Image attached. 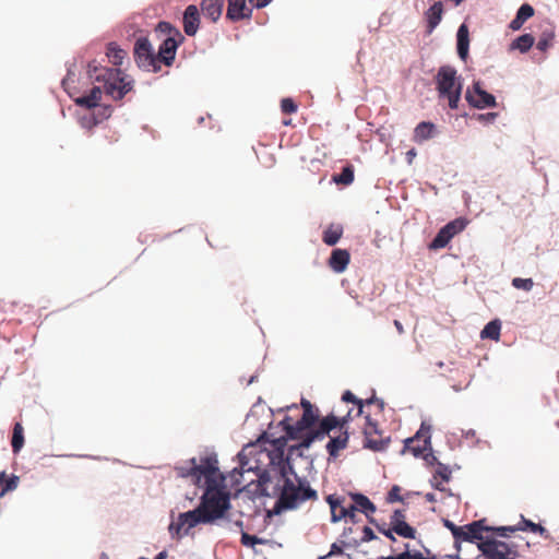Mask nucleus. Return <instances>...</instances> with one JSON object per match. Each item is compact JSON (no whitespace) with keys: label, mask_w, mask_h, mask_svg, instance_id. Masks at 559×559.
<instances>
[{"label":"nucleus","mask_w":559,"mask_h":559,"mask_svg":"<svg viewBox=\"0 0 559 559\" xmlns=\"http://www.w3.org/2000/svg\"><path fill=\"white\" fill-rule=\"evenodd\" d=\"M11 445L15 454L19 453L24 445V429L21 423L14 424Z\"/></svg>","instance_id":"cd10ccee"},{"label":"nucleus","mask_w":559,"mask_h":559,"mask_svg":"<svg viewBox=\"0 0 559 559\" xmlns=\"http://www.w3.org/2000/svg\"><path fill=\"white\" fill-rule=\"evenodd\" d=\"M263 539L254 536V535H250L246 532H242L241 534V544L243 546H249V547H252L254 545H258V544H263Z\"/></svg>","instance_id":"a19ab883"},{"label":"nucleus","mask_w":559,"mask_h":559,"mask_svg":"<svg viewBox=\"0 0 559 559\" xmlns=\"http://www.w3.org/2000/svg\"><path fill=\"white\" fill-rule=\"evenodd\" d=\"M287 408H288V409H297V408H298V406H297L296 404H293V405L288 406Z\"/></svg>","instance_id":"e2e57ef3"},{"label":"nucleus","mask_w":559,"mask_h":559,"mask_svg":"<svg viewBox=\"0 0 559 559\" xmlns=\"http://www.w3.org/2000/svg\"><path fill=\"white\" fill-rule=\"evenodd\" d=\"M356 511H358V509H357V506H355L354 503L345 507V512L347 513V519L353 523L356 522Z\"/></svg>","instance_id":"09e8293b"},{"label":"nucleus","mask_w":559,"mask_h":559,"mask_svg":"<svg viewBox=\"0 0 559 559\" xmlns=\"http://www.w3.org/2000/svg\"><path fill=\"white\" fill-rule=\"evenodd\" d=\"M552 39V34H543V36L537 41V49H539L540 51H546L551 46Z\"/></svg>","instance_id":"79ce46f5"},{"label":"nucleus","mask_w":559,"mask_h":559,"mask_svg":"<svg viewBox=\"0 0 559 559\" xmlns=\"http://www.w3.org/2000/svg\"><path fill=\"white\" fill-rule=\"evenodd\" d=\"M281 109L284 114L292 115L297 111L298 106L293 98L287 97L281 100Z\"/></svg>","instance_id":"58836bf2"},{"label":"nucleus","mask_w":559,"mask_h":559,"mask_svg":"<svg viewBox=\"0 0 559 559\" xmlns=\"http://www.w3.org/2000/svg\"><path fill=\"white\" fill-rule=\"evenodd\" d=\"M183 31L188 36H194L200 25V13L199 9L194 4H190L186 8L182 17Z\"/></svg>","instance_id":"dca6fc26"},{"label":"nucleus","mask_w":559,"mask_h":559,"mask_svg":"<svg viewBox=\"0 0 559 559\" xmlns=\"http://www.w3.org/2000/svg\"><path fill=\"white\" fill-rule=\"evenodd\" d=\"M436 133V126L429 121L418 123L414 130L413 141L421 143L433 138Z\"/></svg>","instance_id":"aec40b11"},{"label":"nucleus","mask_w":559,"mask_h":559,"mask_svg":"<svg viewBox=\"0 0 559 559\" xmlns=\"http://www.w3.org/2000/svg\"><path fill=\"white\" fill-rule=\"evenodd\" d=\"M237 525L241 527V526H242V522H241V521H238V522H237Z\"/></svg>","instance_id":"69168bd1"},{"label":"nucleus","mask_w":559,"mask_h":559,"mask_svg":"<svg viewBox=\"0 0 559 559\" xmlns=\"http://www.w3.org/2000/svg\"><path fill=\"white\" fill-rule=\"evenodd\" d=\"M300 406L302 407V416L300 419L294 423L292 417L286 416L281 421L286 437L278 438L274 441V445L277 450L283 451L287 439L298 440L299 443H302L307 436L312 431L313 425L321 420L319 419V408L312 405L310 401L301 399ZM314 429L316 428H313V430Z\"/></svg>","instance_id":"20e7f679"},{"label":"nucleus","mask_w":559,"mask_h":559,"mask_svg":"<svg viewBox=\"0 0 559 559\" xmlns=\"http://www.w3.org/2000/svg\"><path fill=\"white\" fill-rule=\"evenodd\" d=\"M429 445L430 428H425L423 425L415 437L405 440L402 453L411 452L414 456H420Z\"/></svg>","instance_id":"ddd939ff"},{"label":"nucleus","mask_w":559,"mask_h":559,"mask_svg":"<svg viewBox=\"0 0 559 559\" xmlns=\"http://www.w3.org/2000/svg\"><path fill=\"white\" fill-rule=\"evenodd\" d=\"M128 52L120 48L116 43L107 44V59L115 66H121L127 58Z\"/></svg>","instance_id":"393cba45"},{"label":"nucleus","mask_w":559,"mask_h":559,"mask_svg":"<svg viewBox=\"0 0 559 559\" xmlns=\"http://www.w3.org/2000/svg\"><path fill=\"white\" fill-rule=\"evenodd\" d=\"M350 261V254L345 249H334L329 259V266L336 273H342L346 270Z\"/></svg>","instance_id":"f3484780"},{"label":"nucleus","mask_w":559,"mask_h":559,"mask_svg":"<svg viewBox=\"0 0 559 559\" xmlns=\"http://www.w3.org/2000/svg\"><path fill=\"white\" fill-rule=\"evenodd\" d=\"M436 476H439L443 481H449L451 477V471L448 466L439 464L436 471Z\"/></svg>","instance_id":"a18cd8bd"},{"label":"nucleus","mask_w":559,"mask_h":559,"mask_svg":"<svg viewBox=\"0 0 559 559\" xmlns=\"http://www.w3.org/2000/svg\"><path fill=\"white\" fill-rule=\"evenodd\" d=\"M365 426L362 429L365 436V448L372 451H383L388 448L391 439L390 437H383L382 431L376 420L371 418L370 413L365 415Z\"/></svg>","instance_id":"1a4fd4ad"},{"label":"nucleus","mask_w":559,"mask_h":559,"mask_svg":"<svg viewBox=\"0 0 559 559\" xmlns=\"http://www.w3.org/2000/svg\"><path fill=\"white\" fill-rule=\"evenodd\" d=\"M176 471L181 477H192L198 486L202 478L204 479L205 490L197 508L201 510L209 524L222 519L230 508V502L229 495L223 486L224 477L219 473L216 454L211 453L201 457L200 463L193 457L189 461L188 467L178 466Z\"/></svg>","instance_id":"f257e3e1"},{"label":"nucleus","mask_w":559,"mask_h":559,"mask_svg":"<svg viewBox=\"0 0 559 559\" xmlns=\"http://www.w3.org/2000/svg\"><path fill=\"white\" fill-rule=\"evenodd\" d=\"M534 15V9L531 4L524 3L520 7L515 17L510 23V28L513 31L520 29L523 24Z\"/></svg>","instance_id":"4be33fe9"},{"label":"nucleus","mask_w":559,"mask_h":559,"mask_svg":"<svg viewBox=\"0 0 559 559\" xmlns=\"http://www.w3.org/2000/svg\"><path fill=\"white\" fill-rule=\"evenodd\" d=\"M133 86L134 80L124 70L120 68L107 69V96L120 100L133 90Z\"/></svg>","instance_id":"0eeeda50"},{"label":"nucleus","mask_w":559,"mask_h":559,"mask_svg":"<svg viewBox=\"0 0 559 559\" xmlns=\"http://www.w3.org/2000/svg\"><path fill=\"white\" fill-rule=\"evenodd\" d=\"M426 499H427L428 501H435V496H433V493H427V495H426Z\"/></svg>","instance_id":"680f3d73"},{"label":"nucleus","mask_w":559,"mask_h":559,"mask_svg":"<svg viewBox=\"0 0 559 559\" xmlns=\"http://www.w3.org/2000/svg\"><path fill=\"white\" fill-rule=\"evenodd\" d=\"M342 401L346 403H353L357 405V415L364 416L367 414L365 412V401L356 397L350 391H345L342 395Z\"/></svg>","instance_id":"c9c22d12"},{"label":"nucleus","mask_w":559,"mask_h":559,"mask_svg":"<svg viewBox=\"0 0 559 559\" xmlns=\"http://www.w3.org/2000/svg\"><path fill=\"white\" fill-rule=\"evenodd\" d=\"M139 559H147V558L141 557V558H139Z\"/></svg>","instance_id":"774afa93"},{"label":"nucleus","mask_w":559,"mask_h":559,"mask_svg":"<svg viewBox=\"0 0 559 559\" xmlns=\"http://www.w3.org/2000/svg\"><path fill=\"white\" fill-rule=\"evenodd\" d=\"M443 3L436 1L426 12L427 33L431 34L442 20Z\"/></svg>","instance_id":"a211bd4d"},{"label":"nucleus","mask_w":559,"mask_h":559,"mask_svg":"<svg viewBox=\"0 0 559 559\" xmlns=\"http://www.w3.org/2000/svg\"><path fill=\"white\" fill-rule=\"evenodd\" d=\"M378 531L382 533L386 538H389L392 542H395V537L393 535L394 531L392 530V526L390 528H385L383 526H377Z\"/></svg>","instance_id":"3c124183"},{"label":"nucleus","mask_w":559,"mask_h":559,"mask_svg":"<svg viewBox=\"0 0 559 559\" xmlns=\"http://www.w3.org/2000/svg\"><path fill=\"white\" fill-rule=\"evenodd\" d=\"M391 526L395 534L404 538L413 539L416 536V530L412 527L408 523H406V521H400Z\"/></svg>","instance_id":"473e14b6"},{"label":"nucleus","mask_w":559,"mask_h":559,"mask_svg":"<svg viewBox=\"0 0 559 559\" xmlns=\"http://www.w3.org/2000/svg\"><path fill=\"white\" fill-rule=\"evenodd\" d=\"M478 548L486 559H515L518 556L514 547L491 536L479 543Z\"/></svg>","instance_id":"9d476101"},{"label":"nucleus","mask_w":559,"mask_h":559,"mask_svg":"<svg viewBox=\"0 0 559 559\" xmlns=\"http://www.w3.org/2000/svg\"><path fill=\"white\" fill-rule=\"evenodd\" d=\"M290 123L289 120L284 121V124L288 126Z\"/></svg>","instance_id":"338daca9"},{"label":"nucleus","mask_w":559,"mask_h":559,"mask_svg":"<svg viewBox=\"0 0 559 559\" xmlns=\"http://www.w3.org/2000/svg\"><path fill=\"white\" fill-rule=\"evenodd\" d=\"M102 99V90L99 86H94L88 95L78 97L74 102L81 107L91 109L96 107Z\"/></svg>","instance_id":"5701e85b"},{"label":"nucleus","mask_w":559,"mask_h":559,"mask_svg":"<svg viewBox=\"0 0 559 559\" xmlns=\"http://www.w3.org/2000/svg\"><path fill=\"white\" fill-rule=\"evenodd\" d=\"M457 39V55L462 60H466L469 48L468 27L466 24H462L456 34Z\"/></svg>","instance_id":"412c9836"},{"label":"nucleus","mask_w":559,"mask_h":559,"mask_svg":"<svg viewBox=\"0 0 559 559\" xmlns=\"http://www.w3.org/2000/svg\"><path fill=\"white\" fill-rule=\"evenodd\" d=\"M384 405V402L374 395L370 399L365 400V407L374 406L377 408V413L379 414L383 413Z\"/></svg>","instance_id":"37998d69"},{"label":"nucleus","mask_w":559,"mask_h":559,"mask_svg":"<svg viewBox=\"0 0 559 559\" xmlns=\"http://www.w3.org/2000/svg\"><path fill=\"white\" fill-rule=\"evenodd\" d=\"M381 559H404V557H403V552H401L396 556L382 557Z\"/></svg>","instance_id":"13d9d810"},{"label":"nucleus","mask_w":559,"mask_h":559,"mask_svg":"<svg viewBox=\"0 0 559 559\" xmlns=\"http://www.w3.org/2000/svg\"><path fill=\"white\" fill-rule=\"evenodd\" d=\"M350 498L354 504L357 506V509L364 512L368 518L370 514H373L376 512V506L367 496L357 492L350 493Z\"/></svg>","instance_id":"b1692460"},{"label":"nucleus","mask_w":559,"mask_h":559,"mask_svg":"<svg viewBox=\"0 0 559 559\" xmlns=\"http://www.w3.org/2000/svg\"><path fill=\"white\" fill-rule=\"evenodd\" d=\"M525 524L533 533H542L544 531V527L542 525L533 523L531 521H525Z\"/></svg>","instance_id":"603ef678"},{"label":"nucleus","mask_w":559,"mask_h":559,"mask_svg":"<svg viewBox=\"0 0 559 559\" xmlns=\"http://www.w3.org/2000/svg\"><path fill=\"white\" fill-rule=\"evenodd\" d=\"M67 83H68V79H64V80L62 81V86H63L64 88H66Z\"/></svg>","instance_id":"0e129e2a"},{"label":"nucleus","mask_w":559,"mask_h":559,"mask_svg":"<svg viewBox=\"0 0 559 559\" xmlns=\"http://www.w3.org/2000/svg\"><path fill=\"white\" fill-rule=\"evenodd\" d=\"M199 524H207L204 515L201 513V510L198 508L180 513L176 521H173L169 524V533L173 538H181L185 535H188L190 530L195 527Z\"/></svg>","instance_id":"6e6552de"},{"label":"nucleus","mask_w":559,"mask_h":559,"mask_svg":"<svg viewBox=\"0 0 559 559\" xmlns=\"http://www.w3.org/2000/svg\"><path fill=\"white\" fill-rule=\"evenodd\" d=\"M290 477L285 468L276 474V485L271 492L269 483H272V476L264 472L259 476L260 493L266 497L278 493L277 504L283 509H295L307 500H316L317 491L312 489L306 479L299 478L295 473Z\"/></svg>","instance_id":"f03ea898"},{"label":"nucleus","mask_w":559,"mask_h":559,"mask_svg":"<svg viewBox=\"0 0 559 559\" xmlns=\"http://www.w3.org/2000/svg\"><path fill=\"white\" fill-rule=\"evenodd\" d=\"M343 235V227L341 225H330L322 236V240L328 246H334L338 242Z\"/></svg>","instance_id":"a878e982"},{"label":"nucleus","mask_w":559,"mask_h":559,"mask_svg":"<svg viewBox=\"0 0 559 559\" xmlns=\"http://www.w3.org/2000/svg\"><path fill=\"white\" fill-rule=\"evenodd\" d=\"M179 41L174 36H168L163 40L158 48V52L155 53L156 66L162 63L169 67L173 64Z\"/></svg>","instance_id":"4468645a"},{"label":"nucleus","mask_w":559,"mask_h":559,"mask_svg":"<svg viewBox=\"0 0 559 559\" xmlns=\"http://www.w3.org/2000/svg\"><path fill=\"white\" fill-rule=\"evenodd\" d=\"M134 59L136 64L147 71L157 72L160 66H156L155 53L147 37H139L134 44Z\"/></svg>","instance_id":"9b49d317"},{"label":"nucleus","mask_w":559,"mask_h":559,"mask_svg":"<svg viewBox=\"0 0 559 559\" xmlns=\"http://www.w3.org/2000/svg\"><path fill=\"white\" fill-rule=\"evenodd\" d=\"M337 185L348 186L354 181V168L352 165L345 166L341 174L333 177Z\"/></svg>","instance_id":"f704fd0d"},{"label":"nucleus","mask_w":559,"mask_h":559,"mask_svg":"<svg viewBox=\"0 0 559 559\" xmlns=\"http://www.w3.org/2000/svg\"><path fill=\"white\" fill-rule=\"evenodd\" d=\"M465 98L472 107L484 109L496 107V97L481 88L479 82H475L472 88H468Z\"/></svg>","instance_id":"f8f14e48"},{"label":"nucleus","mask_w":559,"mask_h":559,"mask_svg":"<svg viewBox=\"0 0 559 559\" xmlns=\"http://www.w3.org/2000/svg\"><path fill=\"white\" fill-rule=\"evenodd\" d=\"M19 484V477L15 475H12L11 477H8L5 472L0 473V487L1 492L0 496H3L8 491H12L17 487Z\"/></svg>","instance_id":"7c9ffc66"},{"label":"nucleus","mask_w":559,"mask_h":559,"mask_svg":"<svg viewBox=\"0 0 559 559\" xmlns=\"http://www.w3.org/2000/svg\"><path fill=\"white\" fill-rule=\"evenodd\" d=\"M484 520L474 521L471 524L462 526L464 528L462 533L460 534V539L465 542L475 543L477 542L483 543L484 540H487L489 535H486L489 532H496L500 536L506 537L508 536V533H513L518 528L514 526H501V527H489L484 525Z\"/></svg>","instance_id":"423d86ee"},{"label":"nucleus","mask_w":559,"mask_h":559,"mask_svg":"<svg viewBox=\"0 0 559 559\" xmlns=\"http://www.w3.org/2000/svg\"><path fill=\"white\" fill-rule=\"evenodd\" d=\"M350 420V411L342 417H337L333 413H330L321 418L317 428L307 436L302 443H298L296 448L308 449L316 440H323L329 436L330 441L326 443L325 448L329 455L336 459L340 455V452L348 445V424Z\"/></svg>","instance_id":"7ed1b4c3"},{"label":"nucleus","mask_w":559,"mask_h":559,"mask_svg":"<svg viewBox=\"0 0 559 559\" xmlns=\"http://www.w3.org/2000/svg\"><path fill=\"white\" fill-rule=\"evenodd\" d=\"M535 43V38L531 34H523L514 39L511 44V49H516L521 52L528 51Z\"/></svg>","instance_id":"c85d7f7f"},{"label":"nucleus","mask_w":559,"mask_h":559,"mask_svg":"<svg viewBox=\"0 0 559 559\" xmlns=\"http://www.w3.org/2000/svg\"><path fill=\"white\" fill-rule=\"evenodd\" d=\"M465 227L466 221L463 218H456L443 226V229L451 236V238H453L455 235L464 230Z\"/></svg>","instance_id":"e433bc0d"},{"label":"nucleus","mask_w":559,"mask_h":559,"mask_svg":"<svg viewBox=\"0 0 559 559\" xmlns=\"http://www.w3.org/2000/svg\"><path fill=\"white\" fill-rule=\"evenodd\" d=\"M156 31L164 33L168 36H174V37L178 36V37L182 38L179 31L168 22H159L157 24Z\"/></svg>","instance_id":"4c0bfd02"},{"label":"nucleus","mask_w":559,"mask_h":559,"mask_svg":"<svg viewBox=\"0 0 559 559\" xmlns=\"http://www.w3.org/2000/svg\"><path fill=\"white\" fill-rule=\"evenodd\" d=\"M328 502L331 508V521L333 523L340 522L343 519H347V513L345 512V506H342V503L338 499H335L332 496H329Z\"/></svg>","instance_id":"bb28decb"},{"label":"nucleus","mask_w":559,"mask_h":559,"mask_svg":"<svg viewBox=\"0 0 559 559\" xmlns=\"http://www.w3.org/2000/svg\"><path fill=\"white\" fill-rule=\"evenodd\" d=\"M415 155H416V152H415V150H414V148H413V150H411V151H408V152H407L408 160L411 162V160H412V158H413Z\"/></svg>","instance_id":"bf43d9fd"},{"label":"nucleus","mask_w":559,"mask_h":559,"mask_svg":"<svg viewBox=\"0 0 559 559\" xmlns=\"http://www.w3.org/2000/svg\"><path fill=\"white\" fill-rule=\"evenodd\" d=\"M166 557H167L166 551H162V552H159V554L156 556V558H155V559H166Z\"/></svg>","instance_id":"052dcab7"},{"label":"nucleus","mask_w":559,"mask_h":559,"mask_svg":"<svg viewBox=\"0 0 559 559\" xmlns=\"http://www.w3.org/2000/svg\"><path fill=\"white\" fill-rule=\"evenodd\" d=\"M330 554H342V548L337 546L336 544H333L331 546V552Z\"/></svg>","instance_id":"6e6d98bb"},{"label":"nucleus","mask_w":559,"mask_h":559,"mask_svg":"<svg viewBox=\"0 0 559 559\" xmlns=\"http://www.w3.org/2000/svg\"><path fill=\"white\" fill-rule=\"evenodd\" d=\"M223 7L224 0H202L201 2L202 14L212 22H216L221 17Z\"/></svg>","instance_id":"6ab92c4d"},{"label":"nucleus","mask_w":559,"mask_h":559,"mask_svg":"<svg viewBox=\"0 0 559 559\" xmlns=\"http://www.w3.org/2000/svg\"><path fill=\"white\" fill-rule=\"evenodd\" d=\"M386 501L389 503L403 501V497L401 496V488L397 485H394L390 489L388 497H386Z\"/></svg>","instance_id":"c03bdc74"},{"label":"nucleus","mask_w":559,"mask_h":559,"mask_svg":"<svg viewBox=\"0 0 559 559\" xmlns=\"http://www.w3.org/2000/svg\"><path fill=\"white\" fill-rule=\"evenodd\" d=\"M253 7V0H228L226 16L231 21L249 19Z\"/></svg>","instance_id":"2eb2a0df"},{"label":"nucleus","mask_w":559,"mask_h":559,"mask_svg":"<svg viewBox=\"0 0 559 559\" xmlns=\"http://www.w3.org/2000/svg\"><path fill=\"white\" fill-rule=\"evenodd\" d=\"M377 536L374 535L373 531L369 526H365L362 530V542H370L376 539Z\"/></svg>","instance_id":"8fccbe9b"},{"label":"nucleus","mask_w":559,"mask_h":559,"mask_svg":"<svg viewBox=\"0 0 559 559\" xmlns=\"http://www.w3.org/2000/svg\"><path fill=\"white\" fill-rule=\"evenodd\" d=\"M498 114L496 112H488V114H481L478 115L477 119L479 121H493L497 118Z\"/></svg>","instance_id":"864d4df0"},{"label":"nucleus","mask_w":559,"mask_h":559,"mask_svg":"<svg viewBox=\"0 0 559 559\" xmlns=\"http://www.w3.org/2000/svg\"><path fill=\"white\" fill-rule=\"evenodd\" d=\"M501 324L498 320L490 321L480 332L481 338H490L498 341L500 336Z\"/></svg>","instance_id":"c756f323"},{"label":"nucleus","mask_w":559,"mask_h":559,"mask_svg":"<svg viewBox=\"0 0 559 559\" xmlns=\"http://www.w3.org/2000/svg\"><path fill=\"white\" fill-rule=\"evenodd\" d=\"M103 122V115L96 116L94 112H90L80 118V124L82 128L91 131L94 127Z\"/></svg>","instance_id":"72a5a7b5"},{"label":"nucleus","mask_w":559,"mask_h":559,"mask_svg":"<svg viewBox=\"0 0 559 559\" xmlns=\"http://www.w3.org/2000/svg\"><path fill=\"white\" fill-rule=\"evenodd\" d=\"M451 236L443 229V227L438 231L436 237L432 239V241L429 243L428 248L430 250H438L442 249L448 246V243L451 241Z\"/></svg>","instance_id":"2f4dec72"},{"label":"nucleus","mask_w":559,"mask_h":559,"mask_svg":"<svg viewBox=\"0 0 559 559\" xmlns=\"http://www.w3.org/2000/svg\"><path fill=\"white\" fill-rule=\"evenodd\" d=\"M270 2H271V0H257L255 7L262 8V7L267 5Z\"/></svg>","instance_id":"4d7b16f0"},{"label":"nucleus","mask_w":559,"mask_h":559,"mask_svg":"<svg viewBox=\"0 0 559 559\" xmlns=\"http://www.w3.org/2000/svg\"><path fill=\"white\" fill-rule=\"evenodd\" d=\"M405 512L403 510H395L391 515L390 525H394L400 521H405Z\"/></svg>","instance_id":"de8ad7c7"},{"label":"nucleus","mask_w":559,"mask_h":559,"mask_svg":"<svg viewBox=\"0 0 559 559\" xmlns=\"http://www.w3.org/2000/svg\"><path fill=\"white\" fill-rule=\"evenodd\" d=\"M512 285L518 288V289H524L526 292L531 290L534 283H533V280L532 278H521V277H515L513 278L512 281Z\"/></svg>","instance_id":"ea45409f"},{"label":"nucleus","mask_w":559,"mask_h":559,"mask_svg":"<svg viewBox=\"0 0 559 559\" xmlns=\"http://www.w3.org/2000/svg\"><path fill=\"white\" fill-rule=\"evenodd\" d=\"M444 525H445V527H448V528L451 531V533H452L453 537H454L456 540H459V539H460V534L462 533V531H463L464 528H462V526H456L454 523H452V522H451V521H449V520H445V521H444Z\"/></svg>","instance_id":"49530a36"},{"label":"nucleus","mask_w":559,"mask_h":559,"mask_svg":"<svg viewBox=\"0 0 559 559\" xmlns=\"http://www.w3.org/2000/svg\"><path fill=\"white\" fill-rule=\"evenodd\" d=\"M394 325H395L399 334H403L404 333V328H403L402 323L399 320H394Z\"/></svg>","instance_id":"5fc2aeb1"},{"label":"nucleus","mask_w":559,"mask_h":559,"mask_svg":"<svg viewBox=\"0 0 559 559\" xmlns=\"http://www.w3.org/2000/svg\"><path fill=\"white\" fill-rule=\"evenodd\" d=\"M439 99H447L451 109H456L461 99L462 83L456 70L451 66H442L435 76Z\"/></svg>","instance_id":"39448f33"}]
</instances>
